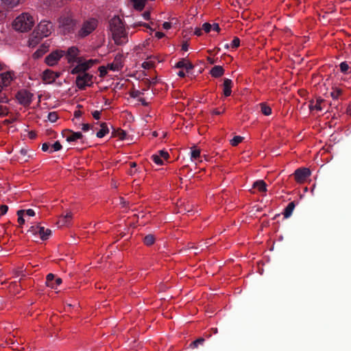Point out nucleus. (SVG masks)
Here are the masks:
<instances>
[{
	"instance_id": "nucleus-20",
	"label": "nucleus",
	"mask_w": 351,
	"mask_h": 351,
	"mask_svg": "<svg viewBox=\"0 0 351 351\" xmlns=\"http://www.w3.org/2000/svg\"><path fill=\"white\" fill-rule=\"evenodd\" d=\"M295 207V204L294 202H291L288 204L287 207L285 208L283 215L285 218H289L291 215Z\"/></svg>"
},
{
	"instance_id": "nucleus-14",
	"label": "nucleus",
	"mask_w": 351,
	"mask_h": 351,
	"mask_svg": "<svg viewBox=\"0 0 351 351\" xmlns=\"http://www.w3.org/2000/svg\"><path fill=\"white\" fill-rule=\"evenodd\" d=\"M60 77V73L54 72L50 69H46L43 73V80L48 84L53 83Z\"/></svg>"
},
{
	"instance_id": "nucleus-8",
	"label": "nucleus",
	"mask_w": 351,
	"mask_h": 351,
	"mask_svg": "<svg viewBox=\"0 0 351 351\" xmlns=\"http://www.w3.org/2000/svg\"><path fill=\"white\" fill-rule=\"evenodd\" d=\"M64 50H55L46 56L45 61L47 65L53 66L57 64L61 58L64 57Z\"/></svg>"
},
{
	"instance_id": "nucleus-31",
	"label": "nucleus",
	"mask_w": 351,
	"mask_h": 351,
	"mask_svg": "<svg viewBox=\"0 0 351 351\" xmlns=\"http://www.w3.org/2000/svg\"><path fill=\"white\" fill-rule=\"evenodd\" d=\"M25 214V210H19L17 211V215H18V222L22 225L25 223V219L23 218V215Z\"/></svg>"
},
{
	"instance_id": "nucleus-56",
	"label": "nucleus",
	"mask_w": 351,
	"mask_h": 351,
	"mask_svg": "<svg viewBox=\"0 0 351 351\" xmlns=\"http://www.w3.org/2000/svg\"><path fill=\"white\" fill-rule=\"evenodd\" d=\"M224 109L222 110V112H220L219 110H218L217 109H214L212 112V113L213 114H215V115H219L221 114H222L223 112H224Z\"/></svg>"
},
{
	"instance_id": "nucleus-41",
	"label": "nucleus",
	"mask_w": 351,
	"mask_h": 351,
	"mask_svg": "<svg viewBox=\"0 0 351 351\" xmlns=\"http://www.w3.org/2000/svg\"><path fill=\"white\" fill-rule=\"evenodd\" d=\"M341 94V90L340 89H335L332 92H331L330 95L333 99H337L338 97Z\"/></svg>"
},
{
	"instance_id": "nucleus-5",
	"label": "nucleus",
	"mask_w": 351,
	"mask_h": 351,
	"mask_svg": "<svg viewBox=\"0 0 351 351\" xmlns=\"http://www.w3.org/2000/svg\"><path fill=\"white\" fill-rule=\"evenodd\" d=\"M98 60L90 59L88 61L82 62L80 59L76 62L77 64L71 70V74H81L86 73V71L88 70L94 64L97 63Z\"/></svg>"
},
{
	"instance_id": "nucleus-9",
	"label": "nucleus",
	"mask_w": 351,
	"mask_h": 351,
	"mask_svg": "<svg viewBox=\"0 0 351 351\" xmlns=\"http://www.w3.org/2000/svg\"><path fill=\"white\" fill-rule=\"evenodd\" d=\"M28 232L33 234H38L40 238L43 241L48 239L51 234V230L50 229H45L44 227L40 226H31Z\"/></svg>"
},
{
	"instance_id": "nucleus-60",
	"label": "nucleus",
	"mask_w": 351,
	"mask_h": 351,
	"mask_svg": "<svg viewBox=\"0 0 351 351\" xmlns=\"http://www.w3.org/2000/svg\"><path fill=\"white\" fill-rule=\"evenodd\" d=\"M81 114H82V112L80 110L75 111V112H74V116L75 118H79L81 116Z\"/></svg>"
},
{
	"instance_id": "nucleus-21",
	"label": "nucleus",
	"mask_w": 351,
	"mask_h": 351,
	"mask_svg": "<svg viewBox=\"0 0 351 351\" xmlns=\"http://www.w3.org/2000/svg\"><path fill=\"white\" fill-rule=\"evenodd\" d=\"M100 126L101 129L97 132L96 136L101 138L109 132V129L106 123H101Z\"/></svg>"
},
{
	"instance_id": "nucleus-15",
	"label": "nucleus",
	"mask_w": 351,
	"mask_h": 351,
	"mask_svg": "<svg viewBox=\"0 0 351 351\" xmlns=\"http://www.w3.org/2000/svg\"><path fill=\"white\" fill-rule=\"evenodd\" d=\"M13 78L10 72H5L0 74V93L3 88L8 86Z\"/></svg>"
},
{
	"instance_id": "nucleus-40",
	"label": "nucleus",
	"mask_w": 351,
	"mask_h": 351,
	"mask_svg": "<svg viewBox=\"0 0 351 351\" xmlns=\"http://www.w3.org/2000/svg\"><path fill=\"white\" fill-rule=\"evenodd\" d=\"M212 29V25H210V23H204L203 25H202V29L206 32V33H208L210 32Z\"/></svg>"
},
{
	"instance_id": "nucleus-22",
	"label": "nucleus",
	"mask_w": 351,
	"mask_h": 351,
	"mask_svg": "<svg viewBox=\"0 0 351 351\" xmlns=\"http://www.w3.org/2000/svg\"><path fill=\"white\" fill-rule=\"evenodd\" d=\"M253 188L257 189L260 192L267 191V184L263 180H257L254 182Z\"/></svg>"
},
{
	"instance_id": "nucleus-25",
	"label": "nucleus",
	"mask_w": 351,
	"mask_h": 351,
	"mask_svg": "<svg viewBox=\"0 0 351 351\" xmlns=\"http://www.w3.org/2000/svg\"><path fill=\"white\" fill-rule=\"evenodd\" d=\"M261 106V112L265 115V116H269L271 114V108L267 106L265 103H261L260 104Z\"/></svg>"
},
{
	"instance_id": "nucleus-42",
	"label": "nucleus",
	"mask_w": 351,
	"mask_h": 351,
	"mask_svg": "<svg viewBox=\"0 0 351 351\" xmlns=\"http://www.w3.org/2000/svg\"><path fill=\"white\" fill-rule=\"evenodd\" d=\"M186 60H185L184 59H182L181 60L176 63V67L180 69L184 68L186 66Z\"/></svg>"
},
{
	"instance_id": "nucleus-48",
	"label": "nucleus",
	"mask_w": 351,
	"mask_h": 351,
	"mask_svg": "<svg viewBox=\"0 0 351 351\" xmlns=\"http://www.w3.org/2000/svg\"><path fill=\"white\" fill-rule=\"evenodd\" d=\"M25 213L27 215V216H30V217H33L35 215V212L33 209H27V210H25Z\"/></svg>"
},
{
	"instance_id": "nucleus-33",
	"label": "nucleus",
	"mask_w": 351,
	"mask_h": 351,
	"mask_svg": "<svg viewBox=\"0 0 351 351\" xmlns=\"http://www.w3.org/2000/svg\"><path fill=\"white\" fill-rule=\"evenodd\" d=\"M243 139V137L240 136H235L230 141L232 146L238 145Z\"/></svg>"
},
{
	"instance_id": "nucleus-36",
	"label": "nucleus",
	"mask_w": 351,
	"mask_h": 351,
	"mask_svg": "<svg viewBox=\"0 0 351 351\" xmlns=\"http://www.w3.org/2000/svg\"><path fill=\"white\" fill-rule=\"evenodd\" d=\"M152 158L153 161L158 165H163V160L160 158V156L158 154H154L152 156Z\"/></svg>"
},
{
	"instance_id": "nucleus-58",
	"label": "nucleus",
	"mask_w": 351,
	"mask_h": 351,
	"mask_svg": "<svg viewBox=\"0 0 351 351\" xmlns=\"http://www.w3.org/2000/svg\"><path fill=\"white\" fill-rule=\"evenodd\" d=\"M6 108L2 106H0V112H2V116L6 113Z\"/></svg>"
},
{
	"instance_id": "nucleus-46",
	"label": "nucleus",
	"mask_w": 351,
	"mask_h": 351,
	"mask_svg": "<svg viewBox=\"0 0 351 351\" xmlns=\"http://www.w3.org/2000/svg\"><path fill=\"white\" fill-rule=\"evenodd\" d=\"M92 115L95 119L98 120L100 119L101 112L95 110L92 112Z\"/></svg>"
},
{
	"instance_id": "nucleus-51",
	"label": "nucleus",
	"mask_w": 351,
	"mask_h": 351,
	"mask_svg": "<svg viewBox=\"0 0 351 351\" xmlns=\"http://www.w3.org/2000/svg\"><path fill=\"white\" fill-rule=\"evenodd\" d=\"M212 29L217 32L220 31V27L218 23H214L213 25H212Z\"/></svg>"
},
{
	"instance_id": "nucleus-18",
	"label": "nucleus",
	"mask_w": 351,
	"mask_h": 351,
	"mask_svg": "<svg viewBox=\"0 0 351 351\" xmlns=\"http://www.w3.org/2000/svg\"><path fill=\"white\" fill-rule=\"evenodd\" d=\"M59 23L60 26L69 29L73 26V20L69 16H64L59 19Z\"/></svg>"
},
{
	"instance_id": "nucleus-30",
	"label": "nucleus",
	"mask_w": 351,
	"mask_h": 351,
	"mask_svg": "<svg viewBox=\"0 0 351 351\" xmlns=\"http://www.w3.org/2000/svg\"><path fill=\"white\" fill-rule=\"evenodd\" d=\"M50 146L51 148L49 150V153H53L54 152L59 151L62 149V145L59 141L55 142L53 145Z\"/></svg>"
},
{
	"instance_id": "nucleus-37",
	"label": "nucleus",
	"mask_w": 351,
	"mask_h": 351,
	"mask_svg": "<svg viewBox=\"0 0 351 351\" xmlns=\"http://www.w3.org/2000/svg\"><path fill=\"white\" fill-rule=\"evenodd\" d=\"M108 69V66L106 67L104 66H99V76L101 77L106 76L107 74Z\"/></svg>"
},
{
	"instance_id": "nucleus-55",
	"label": "nucleus",
	"mask_w": 351,
	"mask_h": 351,
	"mask_svg": "<svg viewBox=\"0 0 351 351\" xmlns=\"http://www.w3.org/2000/svg\"><path fill=\"white\" fill-rule=\"evenodd\" d=\"M28 136H29V138H31V139H34V138H36V134L34 132L31 131V132H29L28 133Z\"/></svg>"
},
{
	"instance_id": "nucleus-53",
	"label": "nucleus",
	"mask_w": 351,
	"mask_h": 351,
	"mask_svg": "<svg viewBox=\"0 0 351 351\" xmlns=\"http://www.w3.org/2000/svg\"><path fill=\"white\" fill-rule=\"evenodd\" d=\"M155 36H156V38H158V39H160V38H163V37L165 36V34H164V33H162V32H156V34H155Z\"/></svg>"
},
{
	"instance_id": "nucleus-24",
	"label": "nucleus",
	"mask_w": 351,
	"mask_h": 351,
	"mask_svg": "<svg viewBox=\"0 0 351 351\" xmlns=\"http://www.w3.org/2000/svg\"><path fill=\"white\" fill-rule=\"evenodd\" d=\"M126 132L119 128V129H114L112 132V136L114 137H118L120 140L125 139L126 136Z\"/></svg>"
},
{
	"instance_id": "nucleus-54",
	"label": "nucleus",
	"mask_w": 351,
	"mask_h": 351,
	"mask_svg": "<svg viewBox=\"0 0 351 351\" xmlns=\"http://www.w3.org/2000/svg\"><path fill=\"white\" fill-rule=\"evenodd\" d=\"M43 54V52L41 51V50L38 49L34 53V58H39L40 56H41Z\"/></svg>"
},
{
	"instance_id": "nucleus-38",
	"label": "nucleus",
	"mask_w": 351,
	"mask_h": 351,
	"mask_svg": "<svg viewBox=\"0 0 351 351\" xmlns=\"http://www.w3.org/2000/svg\"><path fill=\"white\" fill-rule=\"evenodd\" d=\"M240 45V40L238 37H234L233 40L232 41L230 46L232 48H237Z\"/></svg>"
},
{
	"instance_id": "nucleus-27",
	"label": "nucleus",
	"mask_w": 351,
	"mask_h": 351,
	"mask_svg": "<svg viewBox=\"0 0 351 351\" xmlns=\"http://www.w3.org/2000/svg\"><path fill=\"white\" fill-rule=\"evenodd\" d=\"M339 67H340V71L343 73H350L351 72V69H350V66H349V64L347 63V62H342L340 64H339Z\"/></svg>"
},
{
	"instance_id": "nucleus-64",
	"label": "nucleus",
	"mask_w": 351,
	"mask_h": 351,
	"mask_svg": "<svg viewBox=\"0 0 351 351\" xmlns=\"http://www.w3.org/2000/svg\"><path fill=\"white\" fill-rule=\"evenodd\" d=\"M211 330L213 331V332L214 334H217V332H218V330H217V328H213L211 329Z\"/></svg>"
},
{
	"instance_id": "nucleus-19",
	"label": "nucleus",
	"mask_w": 351,
	"mask_h": 351,
	"mask_svg": "<svg viewBox=\"0 0 351 351\" xmlns=\"http://www.w3.org/2000/svg\"><path fill=\"white\" fill-rule=\"evenodd\" d=\"M224 73V69L221 66H215L210 70V75L214 77H219Z\"/></svg>"
},
{
	"instance_id": "nucleus-47",
	"label": "nucleus",
	"mask_w": 351,
	"mask_h": 351,
	"mask_svg": "<svg viewBox=\"0 0 351 351\" xmlns=\"http://www.w3.org/2000/svg\"><path fill=\"white\" fill-rule=\"evenodd\" d=\"M90 128H93V126L90 125V124L88 123H84L82 124V130L84 131V132H87L88 131Z\"/></svg>"
},
{
	"instance_id": "nucleus-13",
	"label": "nucleus",
	"mask_w": 351,
	"mask_h": 351,
	"mask_svg": "<svg viewBox=\"0 0 351 351\" xmlns=\"http://www.w3.org/2000/svg\"><path fill=\"white\" fill-rule=\"evenodd\" d=\"M123 66V56L117 54L112 63L108 64V69L113 71H119L121 70Z\"/></svg>"
},
{
	"instance_id": "nucleus-35",
	"label": "nucleus",
	"mask_w": 351,
	"mask_h": 351,
	"mask_svg": "<svg viewBox=\"0 0 351 351\" xmlns=\"http://www.w3.org/2000/svg\"><path fill=\"white\" fill-rule=\"evenodd\" d=\"M200 156L199 149H194L191 152V158L192 160H197Z\"/></svg>"
},
{
	"instance_id": "nucleus-3",
	"label": "nucleus",
	"mask_w": 351,
	"mask_h": 351,
	"mask_svg": "<svg viewBox=\"0 0 351 351\" xmlns=\"http://www.w3.org/2000/svg\"><path fill=\"white\" fill-rule=\"evenodd\" d=\"M34 25V20L28 13H22L17 16L12 23L14 29L21 32L30 30Z\"/></svg>"
},
{
	"instance_id": "nucleus-2",
	"label": "nucleus",
	"mask_w": 351,
	"mask_h": 351,
	"mask_svg": "<svg viewBox=\"0 0 351 351\" xmlns=\"http://www.w3.org/2000/svg\"><path fill=\"white\" fill-rule=\"evenodd\" d=\"M51 29L52 25L49 21H41L32 32L29 39V45L35 47L42 38L51 34Z\"/></svg>"
},
{
	"instance_id": "nucleus-45",
	"label": "nucleus",
	"mask_w": 351,
	"mask_h": 351,
	"mask_svg": "<svg viewBox=\"0 0 351 351\" xmlns=\"http://www.w3.org/2000/svg\"><path fill=\"white\" fill-rule=\"evenodd\" d=\"M144 93L141 92L138 90H134L131 93V97L135 98L139 97L141 95L143 94Z\"/></svg>"
},
{
	"instance_id": "nucleus-34",
	"label": "nucleus",
	"mask_w": 351,
	"mask_h": 351,
	"mask_svg": "<svg viewBox=\"0 0 351 351\" xmlns=\"http://www.w3.org/2000/svg\"><path fill=\"white\" fill-rule=\"evenodd\" d=\"M72 213L68 211L66 215L64 216L62 221H60L59 223H62V226L65 225L72 218Z\"/></svg>"
},
{
	"instance_id": "nucleus-59",
	"label": "nucleus",
	"mask_w": 351,
	"mask_h": 351,
	"mask_svg": "<svg viewBox=\"0 0 351 351\" xmlns=\"http://www.w3.org/2000/svg\"><path fill=\"white\" fill-rule=\"evenodd\" d=\"M149 15H150V14H149V12H145L143 13V17H144V19H146V20H148V19H149Z\"/></svg>"
},
{
	"instance_id": "nucleus-7",
	"label": "nucleus",
	"mask_w": 351,
	"mask_h": 351,
	"mask_svg": "<svg viewBox=\"0 0 351 351\" xmlns=\"http://www.w3.org/2000/svg\"><path fill=\"white\" fill-rule=\"evenodd\" d=\"M34 95L26 89L19 90L16 95L18 102L23 106H28L32 101Z\"/></svg>"
},
{
	"instance_id": "nucleus-57",
	"label": "nucleus",
	"mask_w": 351,
	"mask_h": 351,
	"mask_svg": "<svg viewBox=\"0 0 351 351\" xmlns=\"http://www.w3.org/2000/svg\"><path fill=\"white\" fill-rule=\"evenodd\" d=\"M194 34L197 36H201L202 35V29L200 28H196Z\"/></svg>"
},
{
	"instance_id": "nucleus-43",
	"label": "nucleus",
	"mask_w": 351,
	"mask_h": 351,
	"mask_svg": "<svg viewBox=\"0 0 351 351\" xmlns=\"http://www.w3.org/2000/svg\"><path fill=\"white\" fill-rule=\"evenodd\" d=\"M8 210V207L6 205H1L0 206V216L5 215Z\"/></svg>"
},
{
	"instance_id": "nucleus-63",
	"label": "nucleus",
	"mask_w": 351,
	"mask_h": 351,
	"mask_svg": "<svg viewBox=\"0 0 351 351\" xmlns=\"http://www.w3.org/2000/svg\"><path fill=\"white\" fill-rule=\"evenodd\" d=\"M207 60H208V62H209L210 64H214V62H215L214 60H213V58H210V57H208V58H207Z\"/></svg>"
},
{
	"instance_id": "nucleus-49",
	"label": "nucleus",
	"mask_w": 351,
	"mask_h": 351,
	"mask_svg": "<svg viewBox=\"0 0 351 351\" xmlns=\"http://www.w3.org/2000/svg\"><path fill=\"white\" fill-rule=\"evenodd\" d=\"M193 67H194L193 65L191 62L186 61V66H185L184 69L186 70L187 72H189L190 70L193 69Z\"/></svg>"
},
{
	"instance_id": "nucleus-62",
	"label": "nucleus",
	"mask_w": 351,
	"mask_h": 351,
	"mask_svg": "<svg viewBox=\"0 0 351 351\" xmlns=\"http://www.w3.org/2000/svg\"><path fill=\"white\" fill-rule=\"evenodd\" d=\"M8 101V99L7 97L1 98L0 102L7 103Z\"/></svg>"
},
{
	"instance_id": "nucleus-6",
	"label": "nucleus",
	"mask_w": 351,
	"mask_h": 351,
	"mask_svg": "<svg viewBox=\"0 0 351 351\" xmlns=\"http://www.w3.org/2000/svg\"><path fill=\"white\" fill-rule=\"evenodd\" d=\"M93 75L89 73L78 74L75 84L80 90H85L86 86H90L93 84Z\"/></svg>"
},
{
	"instance_id": "nucleus-11",
	"label": "nucleus",
	"mask_w": 351,
	"mask_h": 351,
	"mask_svg": "<svg viewBox=\"0 0 351 351\" xmlns=\"http://www.w3.org/2000/svg\"><path fill=\"white\" fill-rule=\"evenodd\" d=\"M293 175L297 182L302 183L311 176V171L308 168H298Z\"/></svg>"
},
{
	"instance_id": "nucleus-28",
	"label": "nucleus",
	"mask_w": 351,
	"mask_h": 351,
	"mask_svg": "<svg viewBox=\"0 0 351 351\" xmlns=\"http://www.w3.org/2000/svg\"><path fill=\"white\" fill-rule=\"evenodd\" d=\"M324 101V100L320 97L317 98L316 100V103L315 106L311 104L310 108L316 109L317 110L321 111L322 110V104Z\"/></svg>"
},
{
	"instance_id": "nucleus-1",
	"label": "nucleus",
	"mask_w": 351,
	"mask_h": 351,
	"mask_svg": "<svg viewBox=\"0 0 351 351\" xmlns=\"http://www.w3.org/2000/svg\"><path fill=\"white\" fill-rule=\"evenodd\" d=\"M109 28L114 43L121 45L128 41V34L125 32L123 23L119 16H114L109 21Z\"/></svg>"
},
{
	"instance_id": "nucleus-16",
	"label": "nucleus",
	"mask_w": 351,
	"mask_h": 351,
	"mask_svg": "<svg viewBox=\"0 0 351 351\" xmlns=\"http://www.w3.org/2000/svg\"><path fill=\"white\" fill-rule=\"evenodd\" d=\"M45 283L47 287L52 289H57L58 286L62 283V279L60 278H55V276L53 274H49L46 277Z\"/></svg>"
},
{
	"instance_id": "nucleus-32",
	"label": "nucleus",
	"mask_w": 351,
	"mask_h": 351,
	"mask_svg": "<svg viewBox=\"0 0 351 351\" xmlns=\"http://www.w3.org/2000/svg\"><path fill=\"white\" fill-rule=\"evenodd\" d=\"M48 120L51 123H54L58 119V116L56 112H51L48 114Z\"/></svg>"
},
{
	"instance_id": "nucleus-4",
	"label": "nucleus",
	"mask_w": 351,
	"mask_h": 351,
	"mask_svg": "<svg viewBox=\"0 0 351 351\" xmlns=\"http://www.w3.org/2000/svg\"><path fill=\"white\" fill-rule=\"evenodd\" d=\"M98 22L95 19H89L84 21L77 32L80 38H85L90 35L97 27Z\"/></svg>"
},
{
	"instance_id": "nucleus-61",
	"label": "nucleus",
	"mask_w": 351,
	"mask_h": 351,
	"mask_svg": "<svg viewBox=\"0 0 351 351\" xmlns=\"http://www.w3.org/2000/svg\"><path fill=\"white\" fill-rule=\"evenodd\" d=\"M178 75L180 77H185V73L183 71H180L178 73Z\"/></svg>"
},
{
	"instance_id": "nucleus-44",
	"label": "nucleus",
	"mask_w": 351,
	"mask_h": 351,
	"mask_svg": "<svg viewBox=\"0 0 351 351\" xmlns=\"http://www.w3.org/2000/svg\"><path fill=\"white\" fill-rule=\"evenodd\" d=\"M50 144L49 143H44L43 145H42V150L43 152H49V150H50Z\"/></svg>"
},
{
	"instance_id": "nucleus-52",
	"label": "nucleus",
	"mask_w": 351,
	"mask_h": 351,
	"mask_svg": "<svg viewBox=\"0 0 351 351\" xmlns=\"http://www.w3.org/2000/svg\"><path fill=\"white\" fill-rule=\"evenodd\" d=\"M162 27L165 29H169L171 27V23H169V22H165L162 24Z\"/></svg>"
},
{
	"instance_id": "nucleus-17",
	"label": "nucleus",
	"mask_w": 351,
	"mask_h": 351,
	"mask_svg": "<svg viewBox=\"0 0 351 351\" xmlns=\"http://www.w3.org/2000/svg\"><path fill=\"white\" fill-rule=\"evenodd\" d=\"M223 95L225 97H228L232 93V81L230 79L225 78L223 80Z\"/></svg>"
},
{
	"instance_id": "nucleus-10",
	"label": "nucleus",
	"mask_w": 351,
	"mask_h": 351,
	"mask_svg": "<svg viewBox=\"0 0 351 351\" xmlns=\"http://www.w3.org/2000/svg\"><path fill=\"white\" fill-rule=\"evenodd\" d=\"M64 57L69 63H73L79 60L77 58L79 49L75 46L69 47L67 50H64Z\"/></svg>"
},
{
	"instance_id": "nucleus-50",
	"label": "nucleus",
	"mask_w": 351,
	"mask_h": 351,
	"mask_svg": "<svg viewBox=\"0 0 351 351\" xmlns=\"http://www.w3.org/2000/svg\"><path fill=\"white\" fill-rule=\"evenodd\" d=\"M189 49V44L187 42H184L182 45V50L186 51Z\"/></svg>"
},
{
	"instance_id": "nucleus-39",
	"label": "nucleus",
	"mask_w": 351,
	"mask_h": 351,
	"mask_svg": "<svg viewBox=\"0 0 351 351\" xmlns=\"http://www.w3.org/2000/svg\"><path fill=\"white\" fill-rule=\"evenodd\" d=\"M158 155L160 156L161 159L164 158V159L167 160L169 157V153L167 151H165V150H160L158 152Z\"/></svg>"
},
{
	"instance_id": "nucleus-29",
	"label": "nucleus",
	"mask_w": 351,
	"mask_h": 351,
	"mask_svg": "<svg viewBox=\"0 0 351 351\" xmlns=\"http://www.w3.org/2000/svg\"><path fill=\"white\" fill-rule=\"evenodd\" d=\"M205 339L203 337L198 338L190 343L189 347L192 349L197 348L199 345H202Z\"/></svg>"
},
{
	"instance_id": "nucleus-12",
	"label": "nucleus",
	"mask_w": 351,
	"mask_h": 351,
	"mask_svg": "<svg viewBox=\"0 0 351 351\" xmlns=\"http://www.w3.org/2000/svg\"><path fill=\"white\" fill-rule=\"evenodd\" d=\"M62 134L68 142H75L83 138V134L80 132H73L71 130H63Z\"/></svg>"
},
{
	"instance_id": "nucleus-23",
	"label": "nucleus",
	"mask_w": 351,
	"mask_h": 351,
	"mask_svg": "<svg viewBox=\"0 0 351 351\" xmlns=\"http://www.w3.org/2000/svg\"><path fill=\"white\" fill-rule=\"evenodd\" d=\"M1 1L5 7L10 9L18 5L20 3L21 0H1Z\"/></svg>"
},
{
	"instance_id": "nucleus-26",
	"label": "nucleus",
	"mask_w": 351,
	"mask_h": 351,
	"mask_svg": "<svg viewBox=\"0 0 351 351\" xmlns=\"http://www.w3.org/2000/svg\"><path fill=\"white\" fill-rule=\"evenodd\" d=\"M143 242L147 246L152 245L155 242V237L153 234H147L144 237Z\"/></svg>"
}]
</instances>
